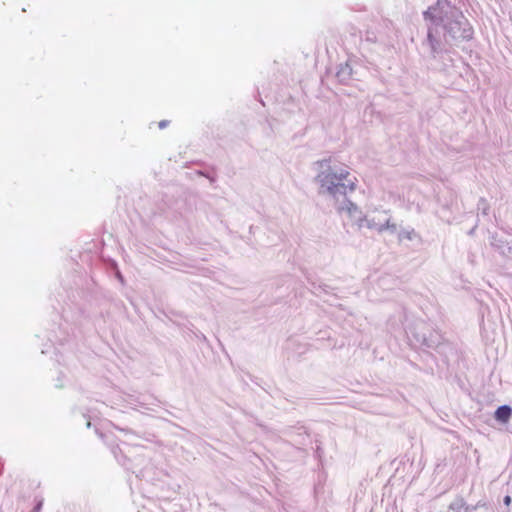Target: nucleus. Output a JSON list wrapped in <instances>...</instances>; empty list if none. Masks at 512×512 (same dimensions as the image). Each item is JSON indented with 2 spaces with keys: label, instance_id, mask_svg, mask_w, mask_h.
<instances>
[{
  "label": "nucleus",
  "instance_id": "nucleus-1",
  "mask_svg": "<svg viewBox=\"0 0 512 512\" xmlns=\"http://www.w3.org/2000/svg\"><path fill=\"white\" fill-rule=\"evenodd\" d=\"M428 25L427 44L435 57L443 50V39L446 43L469 40L473 30L462 12L448 2L437 1L424 12Z\"/></svg>",
  "mask_w": 512,
  "mask_h": 512
},
{
  "label": "nucleus",
  "instance_id": "nucleus-2",
  "mask_svg": "<svg viewBox=\"0 0 512 512\" xmlns=\"http://www.w3.org/2000/svg\"><path fill=\"white\" fill-rule=\"evenodd\" d=\"M319 185V194L334 202L335 205L345 200L356 189V178L343 166L336 165L331 158L315 163Z\"/></svg>",
  "mask_w": 512,
  "mask_h": 512
},
{
  "label": "nucleus",
  "instance_id": "nucleus-3",
  "mask_svg": "<svg viewBox=\"0 0 512 512\" xmlns=\"http://www.w3.org/2000/svg\"><path fill=\"white\" fill-rule=\"evenodd\" d=\"M335 206L338 212L345 213L348 216L352 224L355 225L358 230L364 228L367 215H365L356 204L350 201L348 197Z\"/></svg>",
  "mask_w": 512,
  "mask_h": 512
},
{
  "label": "nucleus",
  "instance_id": "nucleus-4",
  "mask_svg": "<svg viewBox=\"0 0 512 512\" xmlns=\"http://www.w3.org/2000/svg\"><path fill=\"white\" fill-rule=\"evenodd\" d=\"M364 228L377 231L378 233H382L385 230L395 233L397 225L391 222L387 211H381L376 215H367Z\"/></svg>",
  "mask_w": 512,
  "mask_h": 512
},
{
  "label": "nucleus",
  "instance_id": "nucleus-5",
  "mask_svg": "<svg viewBox=\"0 0 512 512\" xmlns=\"http://www.w3.org/2000/svg\"><path fill=\"white\" fill-rule=\"evenodd\" d=\"M475 507L466 504L463 498H456L449 505V512H472Z\"/></svg>",
  "mask_w": 512,
  "mask_h": 512
},
{
  "label": "nucleus",
  "instance_id": "nucleus-6",
  "mask_svg": "<svg viewBox=\"0 0 512 512\" xmlns=\"http://www.w3.org/2000/svg\"><path fill=\"white\" fill-rule=\"evenodd\" d=\"M512 415V408L508 405L499 406L495 411V419L502 422L507 423Z\"/></svg>",
  "mask_w": 512,
  "mask_h": 512
},
{
  "label": "nucleus",
  "instance_id": "nucleus-7",
  "mask_svg": "<svg viewBox=\"0 0 512 512\" xmlns=\"http://www.w3.org/2000/svg\"><path fill=\"white\" fill-rule=\"evenodd\" d=\"M352 70L348 64L341 66L336 74L340 82H345L351 78Z\"/></svg>",
  "mask_w": 512,
  "mask_h": 512
},
{
  "label": "nucleus",
  "instance_id": "nucleus-8",
  "mask_svg": "<svg viewBox=\"0 0 512 512\" xmlns=\"http://www.w3.org/2000/svg\"><path fill=\"white\" fill-rule=\"evenodd\" d=\"M417 237H418L417 233L412 228L411 229H403L398 234L399 241H403V240L412 241Z\"/></svg>",
  "mask_w": 512,
  "mask_h": 512
},
{
  "label": "nucleus",
  "instance_id": "nucleus-9",
  "mask_svg": "<svg viewBox=\"0 0 512 512\" xmlns=\"http://www.w3.org/2000/svg\"><path fill=\"white\" fill-rule=\"evenodd\" d=\"M503 502L506 506H509L510 503H511V497L510 496H505L504 499H503Z\"/></svg>",
  "mask_w": 512,
  "mask_h": 512
},
{
  "label": "nucleus",
  "instance_id": "nucleus-10",
  "mask_svg": "<svg viewBox=\"0 0 512 512\" xmlns=\"http://www.w3.org/2000/svg\"><path fill=\"white\" fill-rule=\"evenodd\" d=\"M167 125H168V121L167 120H162V121L159 122V128L160 129L165 128Z\"/></svg>",
  "mask_w": 512,
  "mask_h": 512
},
{
  "label": "nucleus",
  "instance_id": "nucleus-11",
  "mask_svg": "<svg viewBox=\"0 0 512 512\" xmlns=\"http://www.w3.org/2000/svg\"><path fill=\"white\" fill-rule=\"evenodd\" d=\"M42 503H38V505L35 507V512H38L41 509Z\"/></svg>",
  "mask_w": 512,
  "mask_h": 512
},
{
  "label": "nucleus",
  "instance_id": "nucleus-12",
  "mask_svg": "<svg viewBox=\"0 0 512 512\" xmlns=\"http://www.w3.org/2000/svg\"><path fill=\"white\" fill-rule=\"evenodd\" d=\"M90 425H91V422H90V421H88V422H87V427H90Z\"/></svg>",
  "mask_w": 512,
  "mask_h": 512
}]
</instances>
